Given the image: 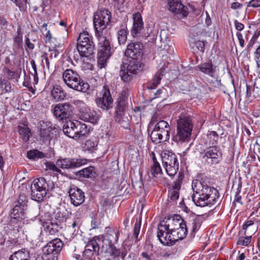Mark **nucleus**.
<instances>
[{"instance_id": "obj_23", "label": "nucleus", "mask_w": 260, "mask_h": 260, "mask_svg": "<svg viewBox=\"0 0 260 260\" xmlns=\"http://www.w3.org/2000/svg\"><path fill=\"white\" fill-rule=\"evenodd\" d=\"M31 187L49 191L54 189V184L53 181H47L44 178L40 177L34 180Z\"/></svg>"}, {"instance_id": "obj_55", "label": "nucleus", "mask_w": 260, "mask_h": 260, "mask_svg": "<svg viewBox=\"0 0 260 260\" xmlns=\"http://www.w3.org/2000/svg\"><path fill=\"white\" fill-rule=\"evenodd\" d=\"M82 223L81 219L80 218H75L73 219L72 223V228L74 229V232L78 231Z\"/></svg>"}, {"instance_id": "obj_20", "label": "nucleus", "mask_w": 260, "mask_h": 260, "mask_svg": "<svg viewBox=\"0 0 260 260\" xmlns=\"http://www.w3.org/2000/svg\"><path fill=\"white\" fill-rule=\"evenodd\" d=\"M101 115L98 112L89 109H85L80 112V119L87 122H90L93 124L98 123Z\"/></svg>"}, {"instance_id": "obj_64", "label": "nucleus", "mask_w": 260, "mask_h": 260, "mask_svg": "<svg viewBox=\"0 0 260 260\" xmlns=\"http://www.w3.org/2000/svg\"><path fill=\"white\" fill-rule=\"evenodd\" d=\"M166 31L165 30H161L160 34V41L164 43H167L169 41V38L166 36Z\"/></svg>"}, {"instance_id": "obj_59", "label": "nucleus", "mask_w": 260, "mask_h": 260, "mask_svg": "<svg viewBox=\"0 0 260 260\" xmlns=\"http://www.w3.org/2000/svg\"><path fill=\"white\" fill-rule=\"evenodd\" d=\"M14 42L17 45L18 49L23 48V37L15 36L13 38Z\"/></svg>"}, {"instance_id": "obj_11", "label": "nucleus", "mask_w": 260, "mask_h": 260, "mask_svg": "<svg viewBox=\"0 0 260 260\" xmlns=\"http://www.w3.org/2000/svg\"><path fill=\"white\" fill-rule=\"evenodd\" d=\"M125 102L123 98L119 99L116 102L114 118L116 122L124 128L129 126V121L127 117L125 116Z\"/></svg>"}, {"instance_id": "obj_37", "label": "nucleus", "mask_w": 260, "mask_h": 260, "mask_svg": "<svg viewBox=\"0 0 260 260\" xmlns=\"http://www.w3.org/2000/svg\"><path fill=\"white\" fill-rule=\"evenodd\" d=\"M188 231L185 220H182L180 226L176 229V239L182 240L186 237Z\"/></svg>"}, {"instance_id": "obj_54", "label": "nucleus", "mask_w": 260, "mask_h": 260, "mask_svg": "<svg viewBox=\"0 0 260 260\" xmlns=\"http://www.w3.org/2000/svg\"><path fill=\"white\" fill-rule=\"evenodd\" d=\"M151 173L153 177H156V175L161 174L162 171L159 164L153 165L151 169Z\"/></svg>"}, {"instance_id": "obj_30", "label": "nucleus", "mask_w": 260, "mask_h": 260, "mask_svg": "<svg viewBox=\"0 0 260 260\" xmlns=\"http://www.w3.org/2000/svg\"><path fill=\"white\" fill-rule=\"evenodd\" d=\"M106 252L109 253L110 255L115 259L119 257H121L123 259L126 254L125 252L121 251L119 249L117 248L113 242H110L109 246L107 249Z\"/></svg>"}, {"instance_id": "obj_3", "label": "nucleus", "mask_w": 260, "mask_h": 260, "mask_svg": "<svg viewBox=\"0 0 260 260\" xmlns=\"http://www.w3.org/2000/svg\"><path fill=\"white\" fill-rule=\"evenodd\" d=\"M192 129L191 118L188 116L180 117L177 121V134L173 138L176 142H187L190 140Z\"/></svg>"}, {"instance_id": "obj_1", "label": "nucleus", "mask_w": 260, "mask_h": 260, "mask_svg": "<svg viewBox=\"0 0 260 260\" xmlns=\"http://www.w3.org/2000/svg\"><path fill=\"white\" fill-rule=\"evenodd\" d=\"M111 13L106 9L99 10L94 14L93 25L98 40L97 61L100 69L107 66L113 52L109 39L103 34V30L111 24Z\"/></svg>"}, {"instance_id": "obj_8", "label": "nucleus", "mask_w": 260, "mask_h": 260, "mask_svg": "<svg viewBox=\"0 0 260 260\" xmlns=\"http://www.w3.org/2000/svg\"><path fill=\"white\" fill-rule=\"evenodd\" d=\"M182 220H184L178 214L165 217L158 224V235H162L166 230H170L171 234L176 233V229L180 226Z\"/></svg>"}, {"instance_id": "obj_15", "label": "nucleus", "mask_w": 260, "mask_h": 260, "mask_svg": "<svg viewBox=\"0 0 260 260\" xmlns=\"http://www.w3.org/2000/svg\"><path fill=\"white\" fill-rule=\"evenodd\" d=\"M73 109V105L68 103L58 104L54 107L53 115L59 120L67 119L72 115Z\"/></svg>"}, {"instance_id": "obj_9", "label": "nucleus", "mask_w": 260, "mask_h": 260, "mask_svg": "<svg viewBox=\"0 0 260 260\" xmlns=\"http://www.w3.org/2000/svg\"><path fill=\"white\" fill-rule=\"evenodd\" d=\"M97 106L103 111H108L113 106V99L107 85H104L103 89L95 100Z\"/></svg>"}, {"instance_id": "obj_12", "label": "nucleus", "mask_w": 260, "mask_h": 260, "mask_svg": "<svg viewBox=\"0 0 260 260\" xmlns=\"http://www.w3.org/2000/svg\"><path fill=\"white\" fill-rule=\"evenodd\" d=\"M144 46L140 42H132L127 44L124 54L134 59H142Z\"/></svg>"}, {"instance_id": "obj_7", "label": "nucleus", "mask_w": 260, "mask_h": 260, "mask_svg": "<svg viewBox=\"0 0 260 260\" xmlns=\"http://www.w3.org/2000/svg\"><path fill=\"white\" fill-rule=\"evenodd\" d=\"M170 127L169 124L164 120H160L155 125L151 133L150 138L152 141L155 143L160 142L164 138L166 141L170 138Z\"/></svg>"}, {"instance_id": "obj_29", "label": "nucleus", "mask_w": 260, "mask_h": 260, "mask_svg": "<svg viewBox=\"0 0 260 260\" xmlns=\"http://www.w3.org/2000/svg\"><path fill=\"white\" fill-rule=\"evenodd\" d=\"M128 31L127 28V25L125 22L120 25V29L117 32V39L119 45H124L125 44Z\"/></svg>"}, {"instance_id": "obj_36", "label": "nucleus", "mask_w": 260, "mask_h": 260, "mask_svg": "<svg viewBox=\"0 0 260 260\" xmlns=\"http://www.w3.org/2000/svg\"><path fill=\"white\" fill-rule=\"evenodd\" d=\"M77 175L84 178H94L96 172L93 166H89L78 172Z\"/></svg>"}, {"instance_id": "obj_18", "label": "nucleus", "mask_w": 260, "mask_h": 260, "mask_svg": "<svg viewBox=\"0 0 260 260\" xmlns=\"http://www.w3.org/2000/svg\"><path fill=\"white\" fill-rule=\"evenodd\" d=\"M169 10L176 14L185 17L188 14V8L183 5L180 0H168Z\"/></svg>"}, {"instance_id": "obj_56", "label": "nucleus", "mask_w": 260, "mask_h": 260, "mask_svg": "<svg viewBox=\"0 0 260 260\" xmlns=\"http://www.w3.org/2000/svg\"><path fill=\"white\" fill-rule=\"evenodd\" d=\"M201 226V224L198 219H194L192 222V229L191 235L194 236L195 233L199 230Z\"/></svg>"}, {"instance_id": "obj_16", "label": "nucleus", "mask_w": 260, "mask_h": 260, "mask_svg": "<svg viewBox=\"0 0 260 260\" xmlns=\"http://www.w3.org/2000/svg\"><path fill=\"white\" fill-rule=\"evenodd\" d=\"M68 193L71 203L75 206H80L85 201L84 192L74 185L70 186Z\"/></svg>"}, {"instance_id": "obj_17", "label": "nucleus", "mask_w": 260, "mask_h": 260, "mask_svg": "<svg viewBox=\"0 0 260 260\" xmlns=\"http://www.w3.org/2000/svg\"><path fill=\"white\" fill-rule=\"evenodd\" d=\"M74 132L72 139L74 140L83 139L86 137L89 134V128L87 125L79 121L75 120L74 125Z\"/></svg>"}, {"instance_id": "obj_61", "label": "nucleus", "mask_w": 260, "mask_h": 260, "mask_svg": "<svg viewBox=\"0 0 260 260\" xmlns=\"http://www.w3.org/2000/svg\"><path fill=\"white\" fill-rule=\"evenodd\" d=\"M49 50L50 52L49 57L51 59L56 58L59 53L58 50L56 49H51L49 48Z\"/></svg>"}, {"instance_id": "obj_27", "label": "nucleus", "mask_w": 260, "mask_h": 260, "mask_svg": "<svg viewBox=\"0 0 260 260\" xmlns=\"http://www.w3.org/2000/svg\"><path fill=\"white\" fill-rule=\"evenodd\" d=\"M17 131L20 139L23 142L29 141L31 135V130L27 124L21 123L17 126Z\"/></svg>"}, {"instance_id": "obj_13", "label": "nucleus", "mask_w": 260, "mask_h": 260, "mask_svg": "<svg viewBox=\"0 0 260 260\" xmlns=\"http://www.w3.org/2000/svg\"><path fill=\"white\" fill-rule=\"evenodd\" d=\"M143 29V21L141 14L139 12L135 13L133 15V25L131 30L132 36L136 37L138 35H142L143 37H148L152 32L151 28H147V32L144 34L142 32Z\"/></svg>"}, {"instance_id": "obj_2", "label": "nucleus", "mask_w": 260, "mask_h": 260, "mask_svg": "<svg viewBox=\"0 0 260 260\" xmlns=\"http://www.w3.org/2000/svg\"><path fill=\"white\" fill-rule=\"evenodd\" d=\"M62 78L66 85L71 88L82 92H86L90 87L88 83L81 79L79 74L72 69L66 70Z\"/></svg>"}, {"instance_id": "obj_58", "label": "nucleus", "mask_w": 260, "mask_h": 260, "mask_svg": "<svg viewBox=\"0 0 260 260\" xmlns=\"http://www.w3.org/2000/svg\"><path fill=\"white\" fill-rule=\"evenodd\" d=\"M196 48L201 53H203L205 50V44L203 41H198L194 43Z\"/></svg>"}, {"instance_id": "obj_6", "label": "nucleus", "mask_w": 260, "mask_h": 260, "mask_svg": "<svg viewBox=\"0 0 260 260\" xmlns=\"http://www.w3.org/2000/svg\"><path fill=\"white\" fill-rule=\"evenodd\" d=\"M161 159L167 174L170 177L174 176L179 166L176 154L172 151L166 150L161 154Z\"/></svg>"}, {"instance_id": "obj_52", "label": "nucleus", "mask_w": 260, "mask_h": 260, "mask_svg": "<svg viewBox=\"0 0 260 260\" xmlns=\"http://www.w3.org/2000/svg\"><path fill=\"white\" fill-rule=\"evenodd\" d=\"M46 168L47 169L51 170L54 172H56L57 173L59 174L61 173V170L59 169V168H58L56 164L55 165L52 162H47L46 163Z\"/></svg>"}, {"instance_id": "obj_4", "label": "nucleus", "mask_w": 260, "mask_h": 260, "mask_svg": "<svg viewBox=\"0 0 260 260\" xmlns=\"http://www.w3.org/2000/svg\"><path fill=\"white\" fill-rule=\"evenodd\" d=\"M77 49L81 58L88 57L93 55L95 45L92 37L87 32L80 33L77 39Z\"/></svg>"}, {"instance_id": "obj_35", "label": "nucleus", "mask_w": 260, "mask_h": 260, "mask_svg": "<svg viewBox=\"0 0 260 260\" xmlns=\"http://www.w3.org/2000/svg\"><path fill=\"white\" fill-rule=\"evenodd\" d=\"M31 199L38 202L42 201L48 192L43 189H38L32 187H31Z\"/></svg>"}, {"instance_id": "obj_10", "label": "nucleus", "mask_w": 260, "mask_h": 260, "mask_svg": "<svg viewBox=\"0 0 260 260\" xmlns=\"http://www.w3.org/2000/svg\"><path fill=\"white\" fill-rule=\"evenodd\" d=\"M87 162V160L85 158L66 157L58 159L56 160V165L62 169L71 170L79 168Z\"/></svg>"}, {"instance_id": "obj_51", "label": "nucleus", "mask_w": 260, "mask_h": 260, "mask_svg": "<svg viewBox=\"0 0 260 260\" xmlns=\"http://www.w3.org/2000/svg\"><path fill=\"white\" fill-rule=\"evenodd\" d=\"M251 240V236L240 237L239 238L237 242V244L239 245L247 246L250 244Z\"/></svg>"}, {"instance_id": "obj_38", "label": "nucleus", "mask_w": 260, "mask_h": 260, "mask_svg": "<svg viewBox=\"0 0 260 260\" xmlns=\"http://www.w3.org/2000/svg\"><path fill=\"white\" fill-rule=\"evenodd\" d=\"M11 256L20 260H29L30 259L29 251L26 248H22L16 251Z\"/></svg>"}, {"instance_id": "obj_47", "label": "nucleus", "mask_w": 260, "mask_h": 260, "mask_svg": "<svg viewBox=\"0 0 260 260\" xmlns=\"http://www.w3.org/2000/svg\"><path fill=\"white\" fill-rule=\"evenodd\" d=\"M98 241H100V239L99 237L94 236L92 238V239L89 241L87 247L91 246L92 248L93 249L94 252H99L100 250V247L99 244L98 243Z\"/></svg>"}, {"instance_id": "obj_28", "label": "nucleus", "mask_w": 260, "mask_h": 260, "mask_svg": "<svg viewBox=\"0 0 260 260\" xmlns=\"http://www.w3.org/2000/svg\"><path fill=\"white\" fill-rule=\"evenodd\" d=\"M51 94L53 99L56 101H62L67 96L66 92L63 89L62 87L58 85L53 87Z\"/></svg>"}, {"instance_id": "obj_26", "label": "nucleus", "mask_w": 260, "mask_h": 260, "mask_svg": "<svg viewBox=\"0 0 260 260\" xmlns=\"http://www.w3.org/2000/svg\"><path fill=\"white\" fill-rule=\"evenodd\" d=\"M197 68L203 73L213 77L216 67L214 66L211 60H209L199 64Z\"/></svg>"}, {"instance_id": "obj_21", "label": "nucleus", "mask_w": 260, "mask_h": 260, "mask_svg": "<svg viewBox=\"0 0 260 260\" xmlns=\"http://www.w3.org/2000/svg\"><path fill=\"white\" fill-rule=\"evenodd\" d=\"M44 230L50 235H54L56 233L63 231L65 228L63 224H59L53 220V219L49 220V222L45 221L43 223Z\"/></svg>"}, {"instance_id": "obj_25", "label": "nucleus", "mask_w": 260, "mask_h": 260, "mask_svg": "<svg viewBox=\"0 0 260 260\" xmlns=\"http://www.w3.org/2000/svg\"><path fill=\"white\" fill-rule=\"evenodd\" d=\"M192 189L196 194L199 193L198 196L193 194L192 196V199L194 203L197 206L200 207H205L206 206H211L214 205L212 203L208 201V199L204 197L203 193L200 190H197L194 186H192Z\"/></svg>"}, {"instance_id": "obj_32", "label": "nucleus", "mask_w": 260, "mask_h": 260, "mask_svg": "<svg viewBox=\"0 0 260 260\" xmlns=\"http://www.w3.org/2000/svg\"><path fill=\"white\" fill-rule=\"evenodd\" d=\"M52 128L51 126L43 127L42 126L40 130V140L43 143L50 141L53 138V133H52Z\"/></svg>"}, {"instance_id": "obj_45", "label": "nucleus", "mask_w": 260, "mask_h": 260, "mask_svg": "<svg viewBox=\"0 0 260 260\" xmlns=\"http://www.w3.org/2000/svg\"><path fill=\"white\" fill-rule=\"evenodd\" d=\"M0 90L2 94L9 92L12 90L11 83L7 80H3L0 83Z\"/></svg>"}, {"instance_id": "obj_34", "label": "nucleus", "mask_w": 260, "mask_h": 260, "mask_svg": "<svg viewBox=\"0 0 260 260\" xmlns=\"http://www.w3.org/2000/svg\"><path fill=\"white\" fill-rule=\"evenodd\" d=\"M98 142L97 141L89 139L85 141L82 145L83 150L89 153H94L98 149Z\"/></svg>"}, {"instance_id": "obj_14", "label": "nucleus", "mask_w": 260, "mask_h": 260, "mask_svg": "<svg viewBox=\"0 0 260 260\" xmlns=\"http://www.w3.org/2000/svg\"><path fill=\"white\" fill-rule=\"evenodd\" d=\"M194 187L197 188V190H200L204 197H206L208 201L213 204L215 203L219 197L218 191L216 188L207 185H204L201 181L196 182Z\"/></svg>"}, {"instance_id": "obj_39", "label": "nucleus", "mask_w": 260, "mask_h": 260, "mask_svg": "<svg viewBox=\"0 0 260 260\" xmlns=\"http://www.w3.org/2000/svg\"><path fill=\"white\" fill-rule=\"evenodd\" d=\"M74 121L69 120L63 124L62 131L64 135L72 138L74 132Z\"/></svg>"}, {"instance_id": "obj_22", "label": "nucleus", "mask_w": 260, "mask_h": 260, "mask_svg": "<svg viewBox=\"0 0 260 260\" xmlns=\"http://www.w3.org/2000/svg\"><path fill=\"white\" fill-rule=\"evenodd\" d=\"M170 233V230H166L162 233V235L159 236L158 235V231H157V237L161 244L167 246H172L178 241V239L175 237L176 233Z\"/></svg>"}, {"instance_id": "obj_50", "label": "nucleus", "mask_w": 260, "mask_h": 260, "mask_svg": "<svg viewBox=\"0 0 260 260\" xmlns=\"http://www.w3.org/2000/svg\"><path fill=\"white\" fill-rule=\"evenodd\" d=\"M8 77L9 79H17L20 77V74L21 73V69L19 72L17 71H12L8 68H5Z\"/></svg>"}, {"instance_id": "obj_44", "label": "nucleus", "mask_w": 260, "mask_h": 260, "mask_svg": "<svg viewBox=\"0 0 260 260\" xmlns=\"http://www.w3.org/2000/svg\"><path fill=\"white\" fill-rule=\"evenodd\" d=\"M209 139V144L211 146H216L219 137L217 133L215 131H211L207 135Z\"/></svg>"}, {"instance_id": "obj_49", "label": "nucleus", "mask_w": 260, "mask_h": 260, "mask_svg": "<svg viewBox=\"0 0 260 260\" xmlns=\"http://www.w3.org/2000/svg\"><path fill=\"white\" fill-rule=\"evenodd\" d=\"M15 203L20 205L22 209H26L27 198L26 196L23 194H20L18 200L16 201Z\"/></svg>"}, {"instance_id": "obj_42", "label": "nucleus", "mask_w": 260, "mask_h": 260, "mask_svg": "<svg viewBox=\"0 0 260 260\" xmlns=\"http://www.w3.org/2000/svg\"><path fill=\"white\" fill-rule=\"evenodd\" d=\"M42 251L44 254L46 255H51L53 257L57 256L56 252H54V250L53 248V245H51L50 242L43 247Z\"/></svg>"}, {"instance_id": "obj_48", "label": "nucleus", "mask_w": 260, "mask_h": 260, "mask_svg": "<svg viewBox=\"0 0 260 260\" xmlns=\"http://www.w3.org/2000/svg\"><path fill=\"white\" fill-rule=\"evenodd\" d=\"M238 188L237 189V191L236 192L235 198V202H238L242 204V202L241 201V196L240 195V193L241 192V188L242 187V181L241 178L240 177L237 181Z\"/></svg>"}, {"instance_id": "obj_63", "label": "nucleus", "mask_w": 260, "mask_h": 260, "mask_svg": "<svg viewBox=\"0 0 260 260\" xmlns=\"http://www.w3.org/2000/svg\"><path fill=\"white\" fill-rule=\"evenodd\" d=\"M234 24H235V28L238 31H241L244 28V25L243 23L239 22L237 20H235L234 21Z\"/></svg>"}, {"instance_id": "obj_46", "label": "nucleus", "mask_w": 260, "mask_h": 260, "mask_svg": "<svg viewBox=\"0 0 260 260\" xmlns=\"http://www.w3.org/2000/svg\"><path fill=\"white\" fill-rule=\"evenodd\" d=\"M107 234L109 235L108 240L110 242H117L118 239V235L119 232L117 231H115L114 230L109 228L107 231Z\"/></svg>"}, {"instance_id": "obj_57", "label": "nucleus", "mask_w": 260, "mask_h": 260, "mask_svg": "<svg viewBox=\"0 0 260 260\" xmlns=\"http://www.w3.org/2000/svg\"><path fill=\"white\" fill-rule=\"evenodd\" d=\"M88 247L87 246L85 247V249L83 252V256L84 257L87 258V259H90L92 255H93V252L94 251L93 250L88 248Z\"/></svg>"}, {"instance_id": "obj_41", "label": "nucleus", "mask_w": 260, "mask_h": 260, "mask_svg": "<svg viewBox=\"0 0 260 260\" xmlns=\"http://www.w3.org/2000/svg\"><path fill=\"white\" fill-rule=\"evenodd\" d=\"M15 205L11 212L12 217L15 219L20 218V215H23V212L26 209H22L21 206L15 202Z\"/></svg>"}, {"instance_id": "obj_43", "label": "nucleus", "mask_w": 260, "mask_h": 260, "mask_svg": "<svg viewBox=\"0 0 260 260\" xmlns=\"http://www.w3.org/2000/svg\"><path fill=\"white\" fill-rule=\"evenodd\" d=\"M27 156L29 159L35 160L43 158L45 156V154L44 153L37 150H33L28 151Z\"/></svg>"}, {"instance_id": "obj_53", "label": "nucleus", "mask_w": 260, "mask_h": 260, "mask_svg": "<svg viewBox=\"0 0 260 260\" xmlns=\"http://www.w3.org/2000/svg\"><path fill=\"white\" fill-rule=\"evenodd\" d=\"M141 224V220L138 221V220H137L134 228V236L137 240H138V236L140 231Z\"/></svg>"}, {"instance_id": "obj_62", "label": "nucleus", "mask_w": 260, "mask_h": 260, "mask_svg": "<svg viewBox=\"0 0 260 260\" xmlns=\"http://www.w3.org/2000/svg\"><path fill=\"white\" fill-rule=\"evenodd\" d=\"M256 40V37H255V36H253L252 37V38L250 40L247 45L246 49L248 51H249L250 50L251 48L253 47V45L254 44Z\"/></svg>"}, {"instance_id": "obj_60", "label": "nucleus", "mask_w": 260, "mask_h": 260, "mask_svg": "<svg viewBox=\"0 0 260 260\" xmlns=\"http://www.w3.org/2000/svg\"><path fill=\"white\" fill-rule=\"evenodd\" d=\"M249 7H260V0H251L247 4V8Z\"/></svg>"}, {"instance_id": "obj_5", "label": "nucleus", "mask_w": 260, "mask_h": 260, "mask_svg": "<svg viewBox=\"0 0 260 260\" xmlns=\"http://www.w3.org/2000/svg\"><path fill=\"white\" fill-rule=\"evenodd\" d=\"M141 60L142 59H132L128 65H121L119 75L122 81L125 82H130L133 79V75H137L143 70L144 64Z\"/></svg>"}, {"instance_id": "obj_31", "label": "nucleus", "mask_w": 260, "mask_h": 260, "mask_svg": "<svg viewBox=\"0 0 260 260\" xmlns=\"http://www.w3.org/2000/svg\"><path fill=\"white\" fill-rule=\"evenodd\" d=\"M68 218V215L66 210L64 209H59L54 213V217L53 220L59 224H63L64 227L66 228V222Z\"/></svg>"}, {"instance_id": "obj_33", "label": "nucleus", "mask_w": 260, "mask_h": 260, "mask_svg": "<svg viewBox=\"0 0 260 260\" xmlns=\"http://www.w3.org/2000/svg\"><path fill=\"white\" fill-rule=\"evenodd\" d=\"M165 68L162 67L156 73L154 78L150 82V84L148 86V89H154L160 83L162 77L165 75Z\"/></svg>"}, {"instance_id": "obj_24", "label": "nucleus", "mask_w": 260, "mask_h": 260, "mask_svg": "<svg viewBox=\"0 0 260 260\" xmlns=\"http://www.w3.org/2000/svg\"><path fill=\"white\" fill-rule=\"evenodd\" d=\"M205 155L203 157L211 158L216 162H218L219 159L221 158L222 152L218 146H210L204 150Z\"/></svg>"}, {"instance_id": "obj_40", "label": "nucleus", "mask_w": 260, "mask_h": 260, "mask_svg": "<svg viewBox=\"0 0 260 260\" xmlns=\"http://www.w3.org/2000/svg\"><path fill=\"white\" fill-rule=\"evenodd\" d=\"M51 245H53V248L54 250V252H56L57 255L60 253L61 250L64 243L59 238H55L50 241Z\"/></svg>"}, {"instance_id": "obj_19", "label": "nucleus", "mask_w": 260, "mask_h": 260, "mask_svg": "<svg viewBox=\"0 0 260 260\" xmlns=\"http://www.w3.org/2000/svg\"><path fill=\"white\" fill-rule=\"evenodd\" d=\"M184 177V171L181 170L179 172L177 179L174 181L172 189L170 192V199L173 201H176L179 198V190Z\"/></svg>"}]
</instances>
